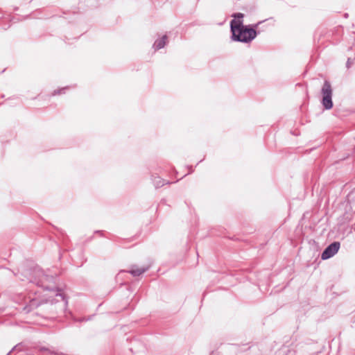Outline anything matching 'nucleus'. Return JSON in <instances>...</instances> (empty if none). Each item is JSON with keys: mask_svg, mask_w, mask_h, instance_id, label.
<instances>
[{"mask_svg": "<svg viewBox=\"0 0 355 355\" xmlns=\"http://www.w3.org/2000/svg\"><path fill=\"white\" fill-rule=\"evenodd\" d=\"M234 19H239L241 20V18L243 17V15L242 13H237L234 15Z\"/></svg>", "mask_w": 355, "mask_h": 355, "instance_id": "0eeeda50", "label": "nucleus"}, {"mask_svg": "<svg viewBox=\"0 0 355 355\" xmlns=\"http://www.w3.org/2000/svg\"><path fill=\"white\" fill-rule=\"evenodd\" d=\"M230 26L232 37L234 40L249 42L257 36L255 29L243 26L241 20L233 19L231 21Z\"/></svg>", "mask_w": 355, "mask_h": 355, "instance_id": "f257e3e1", "label": "nucleus"}, {"mask_svg": "<svg viewBox=\"0 0 355 355\" xmlns=\"http://www.w3.org/2000/svg\"><path fill=\"white\" fill-rule=\"evenodd\" d=\"M66 89H67V87L58 88L57 89H55L53 92L52 95L56 96V95H60V94H64Z\"/></svg>", "mask_w": 355, "mask_h": 355, "instance_id": "423d86ee", "label": "nucleus"}, {"mask_svg": "<svg viewBox=\"0 0 355 355\" xmlns=\"http://www.w3.org/2000/svg\"><path fill=\"white\" fill-rule=\"evenodd\" d=\"M321 92L322 95V103L323 106L327 110L331 109L333 106V102L331 100L332 87L329 81H324Z\"/></svg>", "mask_w": 355, "mask_h": 355, "instance_id": "f03ea898", "label": "nucleus"}, {"mask_svg": "<svg viewBox=\"0 0 355 355\" xmlns=\"http://www.w3.org/2000/svg\"><path fill=\"white\" fill-rule=\"evenodd\" d=\"M166 36H163L161 39L157 40L154 46L156 49H159L163 48L166 43Z\"/></svg>", "mask_w": 355, "mask_h": 355, "instance_id": "39448f33", "label": "nucleus"}, {"mask_svg": "<svg viewBox=\"0 0 355 355\" xmlns=\"http://www.w3.org/2000/svg\"><path fill=\"white\" fill-rule=\"evenodd\" d=\"M340 248V243L334 242L329 245L322 252L321 258L323 260L329 259L333 257Z\"/></svg>", "mask_w": 355, "mask_h": 355, "instance_id": "7ed1b4c3", "label": "nucleus"}, {"mask_svg": "<svg viewBox=\"0 0 355 355\" xmlns=\"http://www.w3.org/2000/svg\"><path fill=\"white\" fill-rule=\"evenodd\" d=\"M148 268V267L138 268V267L134 266L129 270V272L131 273L134 276H139V275L143 274Z\"/></svg>", "mask_w": 355, "mask_h": 355, "instance_id": "20e7f679", "label": "nucleus"}]
</instances>
